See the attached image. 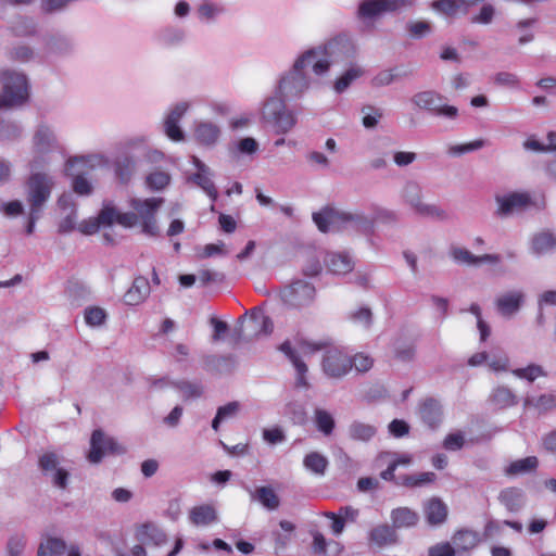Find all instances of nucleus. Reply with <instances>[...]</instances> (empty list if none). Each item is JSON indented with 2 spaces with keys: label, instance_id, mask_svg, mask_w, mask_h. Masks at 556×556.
Segmentation results:
<instances>
[{
  "label": "nucleus",
  "instance_id": "dca6fc26",
  "mask_svg": "<svg viewBox=\"0 0 556 556\" xmlns=\"http://www.w3.org/2000/svg\"><path fill=\"white\" fill-rule=\"evenodd\" d=\"M293 64H295V68H300L303 72H305L307 67H311L316 76H324L329 72L328 63L320 46L303 52Z\"/></svg>",
  "mask_w": 556,
  "mask_h": 556
},
{
  "label": "nucleus",
  "instance_id": "473e14b6",
  "mask_svg": "<svg viewBox=\"0 0 556 556\" xmlns=\"http://www.w3.org/2000/svg\"><path fill=\"white\" fill-rule=\"evenodd\" d=\"M250 325L255 336L270 334L274 329L271 319L260 307H254L250 313Z\"/></svg>",
  "mask_w": 556,
  "mask_h": 556
},
{
  "label": "nucleus",
  "instance_id": "0e129e2a",
  "mask_svg": "<svg viewBox=\"0 0 556 556\" xmlns=\"http://www.w3.org/2000/svg\"><path fill=\"white\" fill-rule=\"evenodd\" d=\"M66 215L59 223L60 233H70L76 229L77 226V210L72 207V211L65 212Z\"/></svg>",
  "mask_w": 556,
  "mask_h": 556
},
{
  "label": "nucleus",
  "instance_id": "8fccbe9b",
  "mask_svg": "<svg viewBox=\"0 0 556 556\" xmlns=\"http://www.w3.org/2000/svg\"><path fill=\"white\" fill-rule=\"evenodd\" d=\"M27 539L23 533H14L9 536L5 544L7 556H23L26 549Z\"/></svg>",
  "mask_w": 556,
  "mask_h": 556
},
{
  "label": "nucleus",
  "instance_id": "79ce46f5",
  "mask_svg": "<svg viewBox=\"0 0 556 556\" xmlns=\"http://www.w3.org/2000/svg\"><path fill=\"white\" fill-rule=\"evenodd\" d=\"M213 173L208 168V173L197 172L190 179L198 185L213 201L217 199L218 192L212 180Z\"/></svg>",
  "mask_w": 556,
  "mask_h": 556
},
{
  "label": "nucleus",
  "instance_id": "2f4dec72",
  "mask_svg": "<svg viewBox=\"0 0 556 556\" xmlns=\"http://www.w3.org/2000/svg\"><path fill=\"white\" fill-rule=\"evenodd\" d=\"M425 515L430 525H441L446 520L447 506L440 498L433 497L425 504Z\"/></svg>",
  "mask_w": 556,
  "mask_h": 556
},
{
  "label": "nucleus",
  "instance_id": "4468645a",
  "mask_svg": "<svg viewBox=\"0 0 556 556\" xmlns=\"http://www.w3.org/2000/svg\"><path fill=\"white\" fill-rule=\"evenodd\" d=\"M315 296V288L312 283L296 280L281 291L282 302L293 308L309 305Z\"/></svg>",
  "mask_w": 556,
  "mask_h": 556
},
{
  "label": "nucleus",
  "instance_id": "6e6552de",
  "mask_svg": "<svg viewBox=\"0 0 556 556\" xmlns=\"http://www.w3.org/2000/svg\"><path fill=\"white\" fill-rule=\"evenodd\" d=\"M328 68L336 64H351L356 56V48L346 35H338L320 45Z\"/></svg>",
  "mask_w": 556,
  "mask_h": 556
},
{
  "label": "nucleus",
  "instance_id": "de8ad7c7",
  "mask_svg": "<svg viewBox=\"0 0 556 556\" xmlns=\"http://www.w3.org/2000/svg\"><path fill=\"white\" fill-rule=\"evenodd\" d=\"M48 51L56 55H67L74 49L73 41L65 36H55L48 41Z\"/></svg>",
  "mask_w": 556,
  "mask_h": 556
},
{
  "label": "nucleus",
  "instance_id": "f257e3e1",
  "mask_svg": "<svg viewBox=\"0 0 556 556\" xmlns=\"http://www.w3.org/2000/svg\"><path fill=\"white\" fill-rule=\"evenodd\" d=\"M278 350L292 364L295 370L294 386L298 389L308 390L311 388L307 379L308 367L304 358L316 352L323 351L320 361L321 371L330 379H342L352 369L351 356L343 348L333 344L329 340H299L294 345L287 340L279 345Z\"/></svg>",
  "mask_w": 556,
  "mask_h": 556
},
{
  "label": "nucleus",
  "instance_id": "c03bdc74",
  "mask_svg": "<svg viewBox=\"0 0 556 556\" xmlns=\"http://www.w3.org/2000/svg\"><path fill=\"white\" fill-rule=\"evenodd\" d=\"M364 74V71L358 66H351L348 68L336 81L333 89L337 93L344 92L351 84L359 78Z\"/></svg>",
  "mask_w": 556,
  "mask_h": 556
},
{
  "label": "nucleus",
  "instance_id": "e433bc0d",
  "mask_svg": "<svg viewBox=\"0 0 556 556\" xmlns=\"http://www.w3.org/2000/svg\"><path fill=\"white\" fill-rule=\"evenodd\" d=\"M253 501L260 502L265 508L275 510L279 507L280 501L278 495L270 486H260L255 491L247 489Z\"/></svg>",
  "mask_w": 556,
  "mask_h": 556
},
{
  "label": "nucleus",
  "instance_id": "7c9ffc66",
  "mask_svg": "<svg viewBox=\"0 0 556 556\" xmlns=\"http://www.w3.org/2000/svg\"><path fill=\"white\" fill-rule=\"evenodd\" d=\"M556 249V235L549 230L535 233L531 241V250L536 255L547 254Z\"/></svg>",
  "mask_w": 556,
  "mask_h": 556
},
{
  "label": "nucleus",
  "instance_id": "9d476101",
  "mask_svg": "<svg viewBox=\"0 0 556 556\" xmlns=\"http://www.w3.org/2000/svg\"><path fill=\"white\" fill-rule=\"evenodd\" d=\"M34 157L29 162L30 169H42L48 163L46 154L56 147V137L53 130L41 124L37 127L34 137Z\"/></svg>",
  "mask_w": 556,
  "mask_h": 556
},
{
  "label": "nucleus",
  "instance_id": "603ef678",
  "mask_svg": "<svg viewBox=\"0 0 556 556\" xmlns=\"http://www.w3.org/2000/svg\"><path fill=\"white\" fill-rule=\"evenodd\" d=\"M361 113L363 115L362 124L367 129L377 127L379 121L383 116V111L380 108H376L374 105L363 106Z\"/></svg>",
  "mask_w": 556,
  "mask_h": 556
},
{
  "label": "nucleus",
  "instance_id": "f8f14e48",
  "mask_svg": "<svg viewBox=\"0 0 556 556\" xmlns=\"http://www.w3.org/2000/svg\"><path fill=\"white\" fill-rule=\"evenodd\" d=\"M443 97L433 90L417 92L413 96L412 102L421 110L429 111L437 116L454 119L458 116V109L453 105L443 104Z\"/></svg>",
  "mask_w": 556,
  "mask_h": 556
},
{
  "label": "nucleus",
  "instance_id": "338daca9",
  "mask_svg": "<svg viewBox=\"0 0 556 556\" xmlns=\"http://www.w3.org/2000/svg\"><path fill=\"white\" fill-rule=\"evenodd\" d=\"M400 74L395 73V70H383L380 71L371 80L374 87H384L391 85Z\"/></svg>",
  "mask_w": 556,
  "mask_h": 556
},
{
  "label": "nucleus",
  "instance_id": "c85d7f7f",
  "mask_svg": "<svg viewBox=\"0 0 556 556\" xmlns=\"http://www.w3.org/2000/svg\"><path fill=\"white\" fill-rule=\"evenodd\" d=\"M479 543V534L476 531L463 529L452 536V545L457 555L473 549Z\"/></svg>",
  "mask_w": 556,
  "mask_h": 556
},
{
  "label": "nucleus",
  "instance_id": "393cba45",
  "mask_svg": "<svg viewBox=\"0 0 556 556\" xmlns=\"http://www.w3.org/2000/svg\"><path fill=\"white\" fill-rule=\"evenodd\" d=\"M114 173L122 184H128L137 172V161L129 154H123L114 161Z\"/></svg>",
  "mask_w": 556,
  "mask_h": 556
},
{
  "label": "nucleus",
  "instance_id": "7ed1b4c3",
  "mask_svg": "<svg viewBox=\"0 0 556 556\" xmlns=\"http://www.w3.org/2000/svg\"><path fill=\"white\" fill-rule=\"evenodd\" d=\"M0 109L24 105L29 98V84L23 72L3 70L0 72Z\"/></svg>",
  "mask_w": 556,
  "mask_h": 556
},
{
  "label": "nucleus",
  "instance_id": "cd10ccee",
  "mask_svg": "<svg viewBox=\"0 0 556 556\" xmlns=\"http://www.w3.org/2000/svg\"><path fill=\"white\" fill-rule=\"evenodd\" d=\"M368 539L369 543L381 548L395 544L397 542V534L393 526L379 525L370 530Z\"/></svg>",
  "mask_w": 556,
  "mask_h": 556
},
{
  "label": "nucleus",
  "instance_id": "4d7b16f0",
  "mask_svg": "<svg viewBox=\"0 0 556 556\" xmlns=\"http://www.w3.org/2000/svg\"><path fill=\"white\" fill-rule=\"evenodd\" d=\"M496 10L493 4L484 3L477 14L470 16L471 24L489 25L494 21Z\"/></svg>",
  "mask_w": 556,
  "mask_h": 556
},
{
  "label": "nucleus",
  "instance_id": "49530a36",
  "mask_svg": "<svg viewBox=\"0 0 556 556\" xmlns=\"http://www.w3.org/2000/svg\"><path fill=\"white\" fill-rule=\"evenodd\" d=\"M170 175L162 169H155L146 177V186L154 191L165 189L170 182Z\"/></svg>",
  "mask_w": 556,
  "mask_h": 556
},
{
  "label": "nucleus",
  "instance_id": "bf43d9fd",
  "mask_svg": "<svg viewBox=\"0 0 556 556\" xmlns=\"http://www.w3.org/2000/svg\"><path fill=\"white\" fill-rule=\"evenodd\" d=\"M538 20L535 17L520 20L516 23V28L521 31L520 37L518 38V43L523 46L533 41L534 34L531 31H527L528 28H531L536 24Z\"/></svg>",
  "mask_w": 556,
  "mask_h": 556
},
{
  "label": "nucleus",
  "instance_id": "9b49d317",
  "mask_svg": "<svg viewBox=\"0 0 556 556\" xmlns=\"http://www.w3.org/2000/svg\"><path fill=\"white\" fill-rule=\"evenodd\" d=\"M163 198H149V199H131L130 206L138 215V222H141L142 231L149 236H156L159 228L155 220V214L162 203Z\"/></svg>",
  "mask_w": 556,
  "mask_h": 556
},
{
  "label": "nucleus",
  "instance_id": "09e8293b",
  "mask_svg": "<svg viewBox=\"0 0 556 556\" xmlns=\"http://www.w3.org/2000/svg\"><path fill=\"white\" fill-rule=\"evenodd\" d=\"M511 374L519 378L527 380L528 382H533L540 377H546L547 372L544 370V368L541 365L538 364H529L525 368H516L511 370Z\"/></svg>",
  "mask_w": 556,
  "mask_h": 556
},
{
  "label": "nucleus",
  "instance_id": "680f3d73",
  "mask_svg": "<svg viewBox=\"0 0 556 556\" xmlns=\"http://www.w3.org/2000/svg\"><path fill=\"white\" fill-rule=\"evenodd\" d=\"M349 319L354 324L369 328L372 323V313L369 307L363 306L350 313Z\"/></svg>",
  "mask_w": 556,
  "mask_h": 556
},
{
  "label": "nucleus",
  "instance_id": "a211bd4d",
  "mask_svg": "<svg viewBox=\"0 0 556 556\" xmlns=\"http://www.w3.org/2000/svg\"><path fill=\"white\" fill-rule=\"evenodd\" d=\"M525 293L521 290H510L500 294L495 301L494 305L497 313L505 317L511 318L515 316L525 303Z\"/></svg>",
  "mask_w": 556,
  "mask_h": 556
},
{
  "label": "nucleus",
  "instance_id": "0eeeda50",
  "mask_svg": "<svg viewBox=\"0 0 556 556\" xmlns=\"http://www.w3.org/2000/svg\"><path fill=\"white\" fill-rule=\"evenodd\" d=\"M309 86V77L302 70L295 68V64H293L291 70L278 80L276 94L286 100H296L308 90Z\"/></svg>",
  "mask_w": 556,
  "mask_h": 556
},
{
  "label": "nucleus",
  "instance_id": "20e7f679",
  "mask_svg": "<svg viewBox=\"0 0 556 556\" xmlns=\"http://www.w3.org/2000/svg\"><path fill=\"white\" fill-rule=\"evenodd\" d=\"M261 118L277 135L288 134L298 123L296 114L287 108L286 99L277 94L264 101Z\"/></svg>",
  "mask_w": 556,
  "mask_h": 556
},
{
  "label": "nucleus",
  "instance_id": "37998d69",
  "mask_svg": "<svg viewBox=\"0 0 556 556\" xmlns=\"http://www.w3.org/2000/svg\"><path fill=\"white\" fill-rule=\"evenodd\" d=\"M328 464V459L318 452H311L303 459L304 467L317 476L325 475Z\"/></svg>",
  "mask_w": 556,
  "mask_h": 556
},
{
  "label": "nucleus",
  "instance_id": "f3484780",
  "mask_svg": "<svg viewBox=\"0 0 556 556\" xmlns=\"http://www.w3.org/2000/svg\"><path fill=\"white\" fill-rule=\"evenodd\" d=\"M402 0H363L357 10L362 20H375L386 12H393L403 8Z\"/></svg>",
  "mask_w": 556,
  "mask_h": 556
},
{
  "label": "nucleus",
  "instance_id": "aec40b11",
  "mask_svg": "<svg viewBox=\"0 0 556 556\" xmlns=\"http://www.w3.org/2000/svg\"><path fill=\"white\" fill-rule=\"evenodd\" d=\"M325 266L333 275H346L354 269V261L348 252H328L324 258Z\"/></svg>",
  "mask_w": 556,
  "mask_h": 556
},
{
  "label": "nucleus",
  "instance_id": "f704fd0d",
  "mask_svg": "<svg viewBox=\"0 0 556 556\" xmlns=\"http://www.w3.org/2000/svg\"><path fill=\"white\" fill-rule=\"evenodd\" d=\"M348 434L353 441L366 443L377 434V428L374 425L354 420L349 425Z\"/></svg>",
  "mask_w": 556,
  "mask_h": 556
},
{
  "label": "nucleus",
  "instance_id": "864d4df0",
  "mask_svg": "<svg viewBox=\"0 0 556 556\" xmlns=\"http://www.w3.org/2000/svg\"><path fill=\"white\" fill-rule=\"evenodd\" d=\"M35 52L33 48L27 45H17L12 47L8 52L7 56L10 61L27 63L34 59Z\"/></svg>",
  "mask_w": 556,
  "mask_h": 556
},
{
  "label": "nucleus",
  "instance_id": "c9c22d12",
  "mask_svg": "<svg viewBox=\"0 0 556 556\" xmlns=\"http://www.w3.org/2000/svg\"><path fill=\"white\" fill-rule=\"evenodd\" d=\"M189 519L194 526H208L217 520V513L211 505H200L190 510Z\"/></svg>",
  "mask_w": 556,
  "mask_h": 556
},
{
  "label": "nucleus",
  "instance_id": "e2e57ef3",
  "mask_svg": "<svg viewBox=\"0 0 556 556\" xmlns=\"http://www.w3.org/2000/svg\"><path fill=\"white\" fill-rule=\"evenodd\" d=\"M174 388L179 390L185 399L200 397L203 392V389L200 384L189 381L175 382Z\"/></svg>",
  "mask_w": 556,
  "mask_h": 556
},
{
  "label": "nucleus",
  "instance_id": "c756f323",
  "mask_svg": "<svg viewBox=\"0 0 556 556\" xmlns=\"http://www.w3.org/2000/svg\"><path fill=\"white\" fill-rule=\"evenodd\" d=\"M220 136V128L212 122H200L194 128L195 140L203 146H214Z\"/></svg>",
  "mask_w": 556,
  "mask_h": 556
},
{
  "label": "nucleus",
  "instance_id": "a19ab883",
  "mask_svg": "<svg viewBox=\"0 0 556 556\" xmlns=\"http://www.w3.org/2000/svg\"><path fill=\"white\" fill-rule=\"evenodd\" d=\"M314 422L318 431L328 437L332 434L336 427L333 416L326 409L316 408L314 410Z\"/></svg>",
  "mask_w": 556,
  "mask_h": 556
},
{
  "label": "nucleus",
  "instance_id": "72a5a7b5",
  "mask_svg": "<svg viewBox=\"0 0 556 556\" xmlns=\"http://www.w3.org/2000/svg\"><path fill=\"white\" fill-rule=\"evenodd\" d=\"M390 517L394 529L414 527L419 520L418 514L408 507L393 509Z\"/></svg>",
  "mask_w": 556,
  "mask_h": 556
},
{
  "label": "nucleus",
  "instance_id": "423d86ee",
  "mask_svg": "<svg viewBox=\"0 0 556 556\" xmlns=\"http://www.w3.org/2000/svg\"><path fill=\"white\" fill-rule=\"evenodd\" d=\"M31 174L26 180V200L29 208L42 211L49 201L52 189L55 186L54 178L41 169H30Z\"/></svg>",
  "mask_w": 556,
  "mask_h": 556
},
{
  "label": "nucleus",
  "instance_id": "a18cd8bd",
  "mask_svg": "<svg viewBox=\"0 0 556 556\" xmlns=\"http://www.w3.org/2000/svg\"><path fill=\"white\" fill-rule=\"evenodd\" d=\"M538 466V458L535 456H528L522 459L513 462L505 470L508 476H516L530 472Z\"/></svg>",
  "mask_w": 556,
  "mask_h": 556
},
{
  "label": "nucleus",
  "instance_id": "3c124183",
  "mask_svg": "<svg viewBox=\"0 0 556 556\" xmlns=\"http://www.w3.org/2000/svg\"><path fill=\"white\" fill-rule=\"evenodd\" d=\"M22 126L12 121L0 122V141H14L22 137Z\"/></svg>",
  "mask_w": 556,
  "mask_h": 556
},
{
  "label": "nucleus",
  "instance_id": "b1692460",
  "mask_svg": "<svg viewBox=\"0 0 556 556\" xmlns=\"http://www.w3.org/2000/svg\"><path fill=\"white\" fill-rule=\"evenodd\" d=\"M498 502L509 511L516 514L520 511L526 504V494L518 488H506L498 494Z\"/></svg>",
  "mask_w": 556,
  "mask_h": 556
},
{
  "label": "nucleus",
  "instance_id": "ddd939ff",
  "mask_svg": "<svg viewBox=\"0 0 556 556\" xmlns=\"http://www.w3.org/2000/svg\"><path fill=\"white\" fill-rule=\"evenodd\" d=\"M125 448L117 441L106 435L101 429L92 432L90 439V451L88 459L92 464H98L108 454H124Z\"/></svg>",
  "mask_w": 556,
  "mask_h": 556
},
{
  "label": "nucleus",
  "instance_id": "a878e982",
  "mask_svg": "<svg viewBox=\"0 0 556 556\" xmlns=\"http://www.w3.org/2000/svg\"><path fill=\"white\" fill-rule=\"evenodd\" d=\"M523 407L534 409L539 415L556 410V393H543L538 396H527Z\"/></svg>",
  "mask_w": 556,
  "mask_h": 556
},
{
  "label": "nucleus",
  "instance_id": "13d9d810",
  "mask_svg": "<svg viewBox=\"0 0 556 556\" xmlns=\"http://www.w3.org/2000/svg\"><path fill=\"white\" fill-rule=\"evenodd\" d=\"M406 30L410 38L421 39L431 33V25L426 21L408 22Z\"/></svg>",
  "mask_w": 556,
  "mask_h": 556
},
{
  "label": "nucleus",
  "instance_id": "39448f33",
  "mask_svg": "<svg viewBox=\"0 0 556 556\" xmlns=\"http://www.w3.org/2000/svg\"><path fill=\"white\" fill-rule=\"evenodd\" d=\"M400 197L402 202L409 210L421 217L445 220L447 213L435 204H429L424 201L421 186L415 180H407L401 189Z\"/></svg>",
  "mask_w": 556,
  "mask_h": 556
},
{
  "label": "nucleus",
  "instance_id": "774afa93",
  "mask_svg": "<svg viewBox=\"0 0 556 556\" xmlns=\"http://www.w3.org/2000/svg\"><path fill=\"white\" fill-rule=\"evenodd\" d=\"M457 551L448 542L437 543L429 547L428 556H456Z\"/></svg>",
  "mask_w": 556,
  "mask_h": 556
},
{
  "label": "nucleus",
  "instance_id": "ea45409f",
  "mask_svg": "<svg viewBox=\"0 0 556 556\" xmlns=\"http://www.w3.org/2000/svg\"><path fill=\"white\" fill-rule=\"evenodd\" d=\"M240 408H241V405L237 401L229 402L226 405L219 406L217 408L214 419L212 420V428L215 431H218L220 424L223 421H226L228 419L236 417L238 415Z\"/></svg>",
  "mask_w": 556,
  "mask_h": 556
},
{
  "label": "nucleus",
  "instance_id": "052dcab7",
  "mask_svg": "<svg viewBox=\"0 0 556 556\" xmlns=\"http://www.w3.org/2000/svg\"><path fill=\"white\" fill-rule=\"evenodd\" d=\"M450 255L453 261L458 264L477 266L478 256L473 255L469 250L465 248L453 247L450 251Z\"/></svg>",
  "mask_w": 556,
  "mask_h": 556
},
{
  "label": "nucleus",
  "instance_id": "58836bf2",
  "mask_svg": "<svg viewBox=\"0 0 556 556\" xmlns=\"http://www.w3.org/2000/svg\"><path fill=\"white\" fill-rule=\"evenodd\" d=\"M65 551V541L59 538H48L39 544L37 556H61Z\"/></svg>",
  "mask_w": 556,
  "mask_h": 556
},
{
  "label": "nucleus",
  "instance_id": "4be33fe9",
  "mask_svg": "<svg viewBox=\"0 0 556 556\" xmlns=\"http://www.w3.org/2000/svg\"><path fill=\"white\" fill-rule=\"evenodd\" d=\"M418 413L421 420L431 429L437 428L442 421V406L432 397L420 402Z\"/></svg>",
  "mask_w": 556,
  "mask_h": 556
},
{
  "label": "nucleus",
  "instance_id": "5fc2aeb1",
  "mask_svg": "<svg viewBox=\"0 0 556 556\" xmlns=\"http://www.w3.org/2000/svg\"><path fill=\"white\" fill-rule=\"evenodd\" d=\"M59 465L60 457L54 452H46L39 456L38 466L42 471L43 476H48L50 475V472L61 468Z\"/></svg>",
  "mask_w": 556,
  "mask_h": 556
},
{
  "label": "nucleus",
  "instance_id": "1a4fd4ad",
  "mask_svg": "<svg viewBox=\"0 0 556 556\" xmlns=\"http://www.w3.org/2000/svg\"><path fill=\"white\" fill-rule=\"evenodd\" d=\"M496 210L494 215L498 218H508L521 213L533 204L532 197L528 191H511L494 197Z\"/></svg>",
  "mask_w": 556,
  "mask_h": 556
},
{
  "label": "nucleus",
  "instance_id": "4c0bfd02",
  "mask_svg": "<svg viewBox=\"0 0 556 556\" xmlns=\"http://www.w3.org/2000/svg\"><path fill=\"white\" fill-rule=\"evenodd\" d=\"M491 403L500 409L513 407L517 405V395L505 386L495 388L490 396Z\"/></svg>",
  "mask_w": 556,
  "mask_h": 556
},
{
  "label": "nucleus",
  "instance_id": "6e6d98bb",
  "mask_svg": "<svg viewBox=\"0 0 556 556\" xmlns=\"http://www.w3.org/2000/svg\"><path fill=\"white\" fill-rule=\"evenodd\" d=\"M431 9L445 17H455L460 14L457 0H435L431 3Z\"/></svg>",
  "mask_w": 556,
  "mask_h": 556
},
{
  "label": "nucleus",
  "instance_id": "6ab92c4d",
  "mask_svg": "<svg viewBox=\"0 0 556 556\" xmlns=\"http://www.w3.org/2000/svg\"><path fill=\"white\" fill-rule=\"evenodd\" d=\"M189 109L188 102H179L175 104L168 112L164 121V131L173 141H182L185 139L184 131L178 126L179 121Z\"/></svg>",
  "mask_w": 556,
  "mask_h": 556
},
{
  "label": "nucleus",
  "instance_id": "2eb2a0df",
  "mask_svg": "<svg viewBox=\"0 0 556 556\" xmlns=\"http://www.w3.org/2000/svg\"><path fill=\"white\" fill-rule=\"evenodd\" d=\"M103 160V156L101 155H93V156H75L67 161L66 163V174L68 176H73V190L75 193L79 195H90L93 187L91 182L84 176V173L76 169L79 165H85L86 163H89L91 161H97L98 163H101Z\"/></svg>",
  "mask_w": 556,
  "mask_h": 556
},
{
  "label": "nucleus",
  "instance_id": "bb28decb",
  "mask_svg": "<svg viewBox=\"0 0 556 556\" xmlns=\"http://www.w3.org/2000/svg\"><path fill=\"white\" fill-rule=\"evenodd\" d=\"M237 365L232 355H208L204 358V369L215 374L231 372Z\"/></svg>",
  "mask_w": 556,
  "mask_h": 556
},
{
  "label": "nucleus",
  "instance_id": "412c9836",
  "mask_svg": "<svg viewBox=\"0 0 556 556\" xmlns=\"http://www.w3.org/2000/svg\"><path fill=\"white\" fill-rule=\"evenodd\" d=\"M135 535L142 544L162 546L167 543L166 533L153 522H146L138 526Z\"/></svg>",
  "mask_w": 556,
  "mask_h": 556
},
{
  "label": "nucleus",
  "instance_id": "f03ea898",
  "mask_svg": "<svg viewBox=\"0 0 556 556\" xmlns=\"http://www.w3.org/2000/svg\"><path fill=\"white\" fill-rule=\"evenodd\" d=\"M317 228L321 232H337L342 230H354L367 233L372 228V222L364 213L345 212L332 207H325L312 216Z\"/></svg>",
  "mask_w": 556,
  "mask_h": 556
},
{
  "label": "nucleus",
  "instance_id": "69168bd1",
  "mask_svg": "<svg viewBox=\"0 0 556 556\" xmlns=\"http://www.w3.org/2000/svg\"><path fill=\"white\" fill-rule=\"evenodd\" d=\"M105 317V311L101 307H88L85 309V320L89 326H101Z\"/></svg>",
  "mask_w": 556,
  "mask_h": 556
},
{
  "label": "nucleus",
  "instance_id": "5701e85b",
  "mask_svg": "<svg viewBox=\"0 0 556 556\" xmlns=\"http://www.w3.org/2000/svg\"><path fill=\"white\" fill-rule=\"evenodd\" d=\"M151 288L149 280L143 276L134 279L131 287L124 294V302L127 305H138L142 303L150 294Z\"/></svg>",
  "mask_w": 556,
  "mask_h": 556
}]
</instances>
